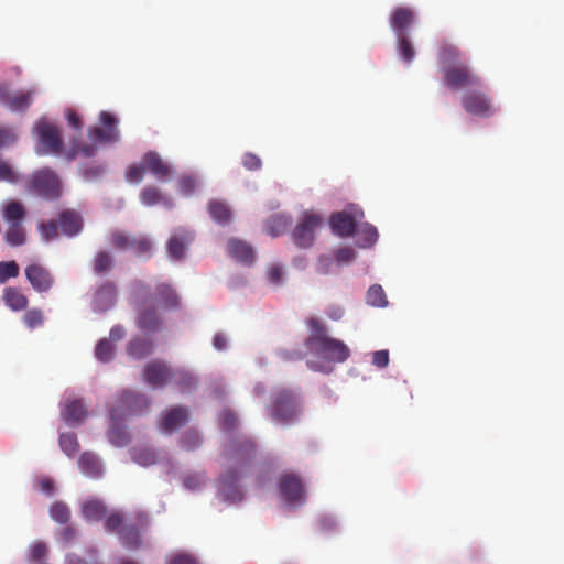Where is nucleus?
I'll return each instance as SVG.
<instances>
[{
    "label": "nucleus",
    "instance_id": "nucleus-1",
    "mask_svg": "<svg viewBox=\"0 0 564 564\" xmlns=\"http://www.w3.org/2000/svg\"><path fill=\"white\" fill-rule=\"evenodd\" d=\"M256 452L254 442L246 437L230 440L224 445L221 465L225 467V471L221 474L217 487L218 495L224 501L238 502L242 499L243 492L238 480L254 458Z\"/></svg>",
    "mask_w": 564,
    "mask_h": 564
},
{
    "label": "nucleus",
    "instance_id": "nucleus-2",
    "mask_svg": "<svg viewBox=\"0 0 564 564\" xmlns=\"http://www.w3.org/2000/svg\"><path fill=\"white\" fill-rule=\"evenodd\" d=\"M307 325L311 333L305 339V346L318 358V361L307 362L310 369L329 372L332 370L329 364H341L349 358L348 346L344 341L328 336L326 326L318 318H310Z\"/></svg>",
    "mask_w": 564,
    "mask_h": 564
},
{
    "label": "nucleus",
    "instance_id": "nucleus-3",
    "mask_svg": "<svg viewBox=\"0 0 564 564\" xmlns=\"http://www.w3.org/2000/svg\"><path fill=\"white\" fill-rule=\"evenodd\" d=\"M149 400L144 394L123 390L110 409L111 425L108 438L115 446H126L130 443V435L120 423L131 415L142 414L149 408Z\"/></svg>",
    "mask_w": 564,
    "mask_h": 564
},
{
    "label": "nucleus",
    "instance_id": "nucleus-4",
    "mask_svg": "<svg viewBox=\"0 0 564 564\" xmlns=\"http://www.w3.org/2000/svg\"><path fill=\"white\" fill-rule=\"evenodd\" d=\"M99 122L100 127H90L87 131L90 143H82L74 147L66 158L68 161L74 160L78 154L84 158H91L98 152L99 143H116L120 140L118 120L115 115L104 110L99 113Z\"/></svg>",
    "mask_w": 564,
    "mask_h": 564
},
{
    "label": "nucleus",
    "instance_id": "nucleus-5",
    "mask_svg": "<svg viewBox=\"0 0 564 564\" xmlns=\"http://www.w3.org/2000/svg\"><path fill=\"white\" fill-rule=\"evenodd\" d=\"M134 295L138 297L135 326L145 335L159 333L164 328V319L152 304V299L142 297L145 290L143 281L134 282Z\"/></svg>",
    "mask_w": 564,
    "mask_h": 564
},
{
    "label": "nucleus",
    "instance_id": "nucleus-6",
    "mask_svg": "<svg viewBox=\"0 0 564 564\" xmlns=\"http://www.w3.org/2000/svg\"><path fill=\"white\" fill-rule=\"evenodd\" d=\"M299 414V403L292 391L281 389L273 393L269 406V415L273 421L282 425H289L297 420Z\"/></svg>",
    "mask_w": 564,
    "mask_h": 564
},
{
    "label": "nucleus",
    "instance_id": "nucleus-7",
    "mask_svg": "<svg viewBox=\"0 0 564 564\" xmlns=\"http://www.w3.org/2000/svg\"><path fill=\"white\" fill-rule=\"evenodd\" d=\"M26 191L47 200L57 199L62 193L61 182L50 169L34 172L28 181Z\"/></svg>",
    "mask_w": 564,
    "mask_h": 564
},
{
    "label": "nucleus",
    "instance_id": "nucleus-8",
    "mask_svg": "<svg viewBox=\"0 0 564 564\" xmlns=\"http://www.w3.org/2000/svg\"><path fill=\"white\" fill-rule=\"evenodd\" d=\"M443 79L446 87L452 90L462 88H480L481 78L476 75L466 64L442 67Z\"/></svg>",
    "mask_w": 564,
    "mask_h": 564
},
{
    "label": "nucleus",
    "instance_id": "nucleus-9",
    "mask_svg": "<svg viewBox=\"0 0 564 564\" xmlns=\"http://www.w3.org/2000/svg\"><path fill=\"white\" fill-rule=\"evenodd\" d=\"M323 224V217L313 212H304L292 231V240L299 248H310L315 240L316 229Z\"/></svg>",
    "mask_w": 564,
    "mask_h": 564
},
{
    "label": "nucleus",
    "instance_id": "nucleus-10",
    "mask_svg": "<svg viewBox=\"0 0 564 564\" xmlns=\"http://www.w3.org/2000/svg\"><path fill=\"white\" fill-rule=\"evenodd\" d=\"M462 106L469 115L488 118L495 113L491 99L480 89L474 88L462 97Z\"/></svg>",
    "mask_w": 564,
    "mask_h": 564
},
{
    "label": "nucleus",
    "instance_id": "nucleus-11",
    "mask_svg": "<svg viewBox=\"0 0 564 564\" xmlns=\"http://www.w3.org/2000/svg\"><path fill=\"white\" fill-rule=\"evenodd\" d=\"M34 90L11 93L7 83L0 84V104L12 112H24L33 102Z\"/></svg>",
    "mask_w": 564,
    "mask_h": 564
},
{
    "label": "nucleus",
    "instance_id": "nucleus-12",
    "mask_svg": "<svg viewBox=\"0 0 564 564\" xmlns=\"http://www.w3.org/2000/svg\"><path fill=\"white\" fill-rule=\"evenodd\" d=\"M364 217L361 209L354 212L343 210L330 216L329 224L334 234L339 237H350L355 234L357 223Z\"/></svg>",
    "mask_w": 564,
    "mask_h": 564
},
{
    "label": "nucleus",
    "instance_id": "nucleus-13",
    "mask_svg": "<svg viewBox=\"0 0 564 564\" xmlns=\"http://www.w3.org/2000/svg\"><path fill=\"white\" fill-rule=\"evenodd\" d=\"M24 272L33 290L39 293L48 292L55 283L52 272L41 263L29 264Z\"/></svg>",
    "mask_w": 564,
    "mask_h": 564
},
{
    "label": "nucleus",
    "instance_id": "nucleus-14",
    "mask_svg": "<svg viewBox=\"0 0 564 564\" xmlns=\"http://www.w3.org/2000/svg\"><path fill=\"white\" fill-rule=\"evenodd\" d=\"M281 496L289 505L303 503L305 491L301 478L294 474H283L279 481Z\"/></svg>",
    "mask_w": 564,
    "mask_h": 564
},
{
    "label": "nucleus",
    "instance_id": "nucleus-15",
    "mask_svg": "<svg viewBox=\"0 0 564 564\" xmlns=\"http://www.w3.org/2000/svg\"><path fill=\"white\" fill-rule=\"evenodd\" d=\"M41 144L45 148L46 153L61 154L63 141L61 132L55 124L47 121H40L35 126Z\"/></svg>",
    "mask_w": 564,
    "mask_h": 564
},
{
    "label": "nucleus",
    "instance_id": "nucleus-16",
    "mask_svg": "<svg viewBox=\"0 0 564 564\" xmlns=\"http://www.w3.org/2000/svg\"><path fill=\"white\" fill-rule=\"evenodd\" d=\"M194 240V234L186 228H177L166 242V250L171 259L183 260L186 251Z\"/></svg>",
    "mask_w": 564,
    "mask_h": 564
},
{
    "label": "nucleus",
    "instance_id": "nucleus-17",
    "mask_svg": "<svg viewBox=\"0 0 564 564\" xmlns=\"http://www.w3.org/2000/svg\"><path fill=\"white\" fill-rule=\"evenodd\" d=\"M145 297L152 299V304L154 302L163 310H177L181 307V297L175 291V289L165 282L158 283L154 288L152 295H147Z\"/></svg>",
    "mask_w": 564,
    "mask_h": 564
},
{
    "label": "nucleus",
    "instance_id": "nucleus-18",
    "mask_svg": "<svg viewBox=\"0 0 564 564\" xmlns=\"http://www.w3.org/2000/svg\"><path fill=\"white\" fill-rule=\"evenodd\" d=\"M145 172H149L159 182L169 181L172 169L171 166L154 151H149L142 156Z\"/></svg>",
    "mask_w": 564,
    "mask_h": 564
},
{
    "label": "nucleus",
    "instance_id": "nucleus-19",
    "mask_svg": "<svg viewBox=\"0 0 564 564\" xmlns=\"http://www.w3.org/2000/svg\"><path fill=\"white\" fill-rule=\"evenodd\" d=\"M173 378L172 370L161 361L148 364L143 370V379L152 387H163Z\"/></svg>",
    "mask_w": 564,
    "mask_h": 564
},
{
    "label": "nucleus",
    "instance_id": "nucleus-20",
    "mask_svg": "<svg viewBox=\"0 0 564 564\" xmlns=\"http://www.w3.org/2000/svg\"><path fill=\"white\" fill-rule=\"evenodd\" d=\"M117 300L116 285L112 282H105L95 292L93 305L95 311L106 312L112 307Z\"/></svg>",
    "mask_w": 564,
    "mask_h": 564
},
{
    "label": "nucleus",
    "instance_id": "nucleus-21",
    "mask_svg": "<svg viewBox=\"0 0 564 564\" xmlns=\"http://www.w3.org/2000/svg\"><path fill=\"white\" fill-rule=\"evenodd\" d=\"M188 411L184 406H174L165 411L162 417L161 430L172 433L188 422Z\"/></svg>",
    "mask_w": 564,
    "mask_h": 564
},
{
    "label": "nucleus",
    "instance_id": "nucleus-22",
    "mask_svg": "<svg viewBox=\"0 0 564 564\" xmlns=\"http://www.w3.org/2000/svg\"><path fill=\"white\" fill-rule=\"evenodd\" d=\"M414 21V12L408 7H397L390 15V26L395 35L406 34V29Z\"/></svg>",
    "mask_w": 564,
    "mask_h": 564
},
{
    "label": "nucleus",
    "instance_id": "nucleus-23",
    "mask_svg": "<svg viewBox=\"0 0 564 564\" xmlns=\"http://www.w3.org/2000/svg\"><path fill=\"white\" fill-rule=\"evenodd\" d=\"M58 226L63 235L74 237L80 232L83 220L77 212L65 209L58 214Z\"/></svg>",
    "mask_w": 564,
    "mask_h": 564
},
{
    "label": "nucleus",
    "instance_id": "nucleus-24",
    "mask_svg": "<svg viewBox=\"0 0 564 564\" xmlns=\"http://www.w3.org/2000/svg\"><path fill=\"white\" fill-rule=\"evenodd\" d=\"M61 414L68 425H76L84 421L87 409L80 399L65 400Z\"/></svg>",
    "mask_w": 564,
    "mask_h": 564
},
{
    "label": "nucleus",
    "instance_id": "nucleus-25",
    "mask_svg": "<svg viewBox=\"0 0 564 564\" xmlns=\"http://www.w3.org/2000/svg\"><path fill=\"white\" fill-rule=\"evenodd\" d=\"M227 249L230 257L243 264L250 265L254 262V251L252 247L245 241L230 239L227 243Z\"/></svg>",
    "mask_w": 564,
    "mask_h": 564
},
{
    "label": "nucleus",
    "instance_id": "nucleus-26",
    "mask_svg": "<svg viewBox=\"0 0 564 564\" xmlns=\"http://www.w3.org/2000/svg\"><path fill=\"white\" fill-rule=\"evenodd\" d=\"M26 215L25 206L19 200L11 199L3 205L2 218L8 225L23 224Z\"/></svg>",
    "mask_w": 564,
    "mask_h": 564
},
{
    "label": "nucleus",
    "instance_id": "nucleus-27",
    "mask_svg": "<svg viewBox=\"0 0 564 564\" xmlns=\"http://www.w3.org/2000/svg\"><path fill=\"white\" fill-rule=\"evenodd\" d=\"M78 466L80 471L90 478H98L102 475V465L94 453H83L78 459Z\"/></svg>",
    "mask_w": 564,
    "mask_h": 564
},
{
    "label": "nucleus",
    "instance_id": "nucleus-28",
    "mask_svg": "<svg viewBox=\"0 0 564 564\" xmlns=\"http://www.w3.org/2000/svg\"><path fill=\"white\" fill-rule=\"evenodd\" d=\"M118 535L127 549L137 550L142 545L139 529L134 524L126 523L118 531Z\"/></svg>",
    "mask_w": 564,
    "mask_h": 564
},
{
    "label": "nucleus",
    "instance_id": "nucleus-29",
    "mask_svg": "<svg viewBox=\"0 0 564 564\" xmlns=\"http://www.w3.org/2000/svg\"><path fill=\"white\" fill-rule=\"evenodd\" d=\"M208 213L213 220L219 225H227L231 219V210L224 200H209Z\"/></svg>",
    "mask_w": 564,
    "mask_h": 564
},
{
    "label": "nucleus",
    "instance_id": "nucleus-30",
    "mask_svg": "<svg viewBox=\"0 0 564 564\" xmlns=\"http://www.w3.org/2000/svg\"><path fill=\"white\" fill-rule=\"evenodd\" d=\"M2 297L6 305L13 311H22L29 304L28 297L17 288H6Z\"/></svg>",
    "mask_w": 564,
    "mask_h": 564
},
{
    "label": "nucleus",
    "instance_id": "nucleus-31",
    "mask_svg": "<svg viewBox=\"0 0 564 564\" xmlns=\"http://www.w3.org/2000/svg\"><path fill=\"white\" fill-rule=\"evenodd\" d=\"M82 513L87 521L98 522L105 518L107 509L101 501L97 499H90L86 500L82 505Z\"/></svg>",
    "mask_w": 564,
    "mask_h": 564
},
{
    "label": "nucleus",
    "instance_id": "nucleus-32",
    "mask_svg": "<svg viewBox=\"0 0 564 564\" xmlns=\"http://www.w3.org/2000/svg\"><path fill=\"white\" fill-rule=\"evenodd\" d=\"M462 52L460 50L449 43H444L440 50V63L445 66H457L458 64H463Z\"/></svg>",
    "mask_w": 564,
    "mask_h": 564
},
{
    "label": "nucleus",
    "instance_id": "nucleus-33",
    "mask_svg": "<svg viewBox=\"0 0 564 564\" xmlns=\"http://www.w3.org/2000/svg\"><path fill=\"white\" fill-rule=\"evenodd\" d=\"M153 344L151 340L141 337L132 338L127 346V352L134 358H143L151 354Z\"/></svg>",
    "mask_w": 564,
    "mask_h": 564
},
{
    "label": "nucleus",
    "instance_id": "nucleus-34",
    "mask_svg": "<svg viewBox=\"0 0 564 564\" xmlns=\"http://www.w3.org/2000/svg\"><path fill=\"white\" fill-rule=\"evenodd\" d=\"M4 241L12 246H22L26 240L25 229L22 224L8 225V229L4 234Z\"/></svg>",
    "mask_w": 564,
    "mask_h": 564
},
{
    "label": "nucleus",
    "instance_id": "nucleus-35",
    "mask_svg": "<svg viewBox=\"0 0 564 564\" xmlns=\"http://www.w3.org/2000/svg\"><path fill=\"white\" fill-rule=\"evenodd\" d=\"M366 301L369 305L376 307H386L388 305L386 292L379 284H373L369 288Z\"/></svg>",
    "mask_w": 564,
    "mask_h": 564
},
{
    "label": "nucleus",
    "instance_id": "nucleus-36",
    "mask_svg": "<svg viewBox=\"0 0 564 564\" xmlns=\"http://www.w3.org/2000/svg\"><path fill=\"white\" fill-rule=\"evenodd\" d=\"M50 516L55 522L65 524L70 519V509L65 502L56 501L50 507Z\"/></svg>",
    "mask_w": 564,
    "mask_h": 564
},
{
    "label": "nucleus",
    "instance_id": "nucleus-37",
    "mask_svg": "<svg viewBox=\"0 0 564 564\" xmlns=\"http://www.w3.org/2000/svg\"><path fill=\"white\" fill-rule=\"evenodd\" d=\"M152 242L149 237H134L130 250L138 257L150 258L152 254Z\"/></svg>",
    "mask_w": 564,
    "mask_h": 564
},
{
    "label": "nucleus",
    "instance_id": "nucleus-38",
    "mask_svg": "<svg viewBox=\"0 0 564 564\" xmlns=\"http://www.w3.org/2000/svg\"><path fill=\"white\" fill-rule=\"evenodd\" d=\"M59 446L68 457H73L79 448L77 436L74 433H62L59 435Z\"/></svg>",
    "mask_w": 564,
    "mask_h": 564
},
{
    "label": "nucleus",
    "instance_id": "nucleus-39",
    "mask_svg": "<svg viewBox=\"0 0 564 564\" xmlns=\"http://www.w3.org/2000/svg\"><path fill=\"white\" fill-rule=\"evenodd\" d=\"M115 345L108 338L98 341L95 348V356L101 362H108L113 357Z\"/></svg>",
    "mask_w": 564,
    "mask_h": 564
},
{
    "label": "nucleus",
    "instance_id": "nucleus-40",
    "mask_svg": "<svg viewBox=\"0 0 564 564\" xmlns=\"http://www.w3.org/2000/svg\"><path fill=\"white\" fill-rule=\"evenodd\" d=\"M140 199L142 204L153 206L163 200V195L156 186L148 185L141 191Z\"/></svg>",
    "mask_w": 564,
    "mask_h": 564
},
{
    "label": "nucleus",
    "instance_id": "nucleus-41",
    "mask_svg": "<svg viewBox=\"0 0 564 564\" xmlns=\"http://www.w3.org/2000/svg\"><path fill=\"white\" fill-rule=\"evenodd\" d=\"M397 39H398V51H399L400 56L406 63H411L415 57V50H414L413 45L411 44L408 35L406 34L397 35Z\"/></svg>",
    "mask_w": 564,
    "mask_h": 564
},
{
    "label": "nucleus",
    "instance_id": "nucleus-42",
    "mask_svg": "<svg viewBox=\"0 0 564 564\" xmlns=\"http://www.w3.org/2000/svg\"><path fill=\"white\" fill-rule=\"evenodd\" d=\"M289 221L284 216H272L267 223V232L271 237H278L284 232Z\"/></svg>",
    "mask_w": 564,
    "mask_h": 564
},
{
    "label": "nucleus",
    "instance_id": "nucleus-43",
    "mask_svg": "<svg viewBox=\"0 0 564 564\" xmlns=\"http://www.w3.org/2000/svg\"><path fill=\"white\" fill-rule=\"evenodd\" d=\"M359 236L361 239L360 246L362 248H368L376 243L379 235L375 226L365 224L359 230Z\"/></svg>",
    "mask_w": 564,
    "mask_h": 564
},
{
    "label": "nucleus",
    "instance_id": "nucleus-44",
    "mask_svg": "<svg viewBox=\"0 0 564 564\" xmlns=\"http://www.w3.org/2000/svg\"><path fill=\"white\" fill-rule=\"evenodd\" d=\"M132 458L142 466H150L156 462V455L150 448H133Z\"/></svg>",
    "mask_w": 564,
    "mask_h": 564
},
{
    "label": "nucleus",
    "instance_id": "nucleus-45",
    "mask_svg": "<svg viewBox=\"0 0 564 564\" xmlns=\"http://www.w3.org/2000/svg\"><path fill=\"white\" fill-rule=\"evenodd\" d=\"M181 447L186 451H194L202 445L199 434L194 430H187L181 437Z\"/></svg>",
    "mask_w": 564,
    "mask_h": 564
},
{
    "label": "nucleus",
    "instance_id": "nucleus-46",
    "mask_svg": "<svg viewBox=\"0 0 564 564\" xmlns=\"http://www.w3.org/2000/svg\"><path fill=\"white\" fill-rule=\"evenodd\" d=\"M112 267V258L106 251H100L96 254L94 260V271L96 274L108 272Z\"/></svg>",
    "mask_w": 564,
    "mask_h": 564
},
{
    "label": "nucleus",
    "instance_id": "nucleus-47",
    "mask_svg": "<svg viewBox=\"0 0 564 564\" xmlns=\"http://www.w3.org/2000/svg\"><path fill=\"white\" fill-rule=\"evenodd\" d=\"M23 322L30 329L40 327L44 322L43 312L40 308H31L23 315Z\"/></svg>",
    "mask_w": 564,
    "mask_h": 564
},
{
    "label": "nucleus",
    "instance_id": "nucleus-48",
    "mask_svg": "<svg viewBox=\"0 0 564 564\" xmlns=\"http://www.w3.org/2000/svg\"><path fill=\"white\" fill-rule=\"evenodd\" d=\"M19 275V265L15 261L0 262V284L6 283L11 278Z\"/></svg>",
    "mask_w": 564,
    "mask_h": 564
},
{
    "label": "nucleus",
    "instance_id": "nucleus-49",
    "mask_svg": "<svg viewBox=\"0 0 564 564\" xmlns=\"http://www.w3.org/2000/svg\"><path fill=\"white\" fill-rule=\"evenodd\" d=\"M20 180L19 174L13 167L4 160L0 158V182L18 183Z\"/></svg>",
    "mask_w": 564,
    "mask_h": 564
},
{
    "label": "nucleus",
    "instance_id": "nucleus-50",
    "mask_svg": "<svg viewBox=\"0 0 564 564\" xmlns=\"http://www.w3.org/2000/svg\"><path fill=\"white\" fill-rule=\"evenodd\" d=\"M58 223L50 220L46 223H41L39 226V230L41 232L42 238L45 241H50L58 237Z\"/></svg>",
    "mask_w": 564,
    "mask_h": 564
},
{
    "label": "nucleus",
    "instance_id": "nucleus-51",
    "mask_svg": "<svg viewBox=\"0 0 564 564\" xmlns=\"http://www.w3.org/2000/svg\"><path fill=\"white\" fill-rule=\"evenodd\" d=\"M134 236H129L122 231H115L111 235V243L120 250H130Z\"/></svg>",
    "mask_w": 564,
    "mask_h": 564
},
{
    "label": "nucleus",
    "instance_id": "nucleus-52",
    "mask_svg": "<svg viewBox=\"0 0 564 564\" xmlns=\"http://www.w3.org/2000/svg\"><path fill=\"white\" fill-rule=\"evenodd\" d=\"M220 427L225 431H231L237 427L238 419L231 411L224 410L219 415Z\"/></svg>",
    "mask_w": 564,
    "mask_h": 564
},
{
    "label": "nucleus",
    "instance_id": "nucleus-53",
    "mask_svg": "<svg viewBox=\"0 0 564 564\" xmlns=\"http://www.w3.org/2000/svg\"><path fill=\"white\" fill-rule=\"evenodd\" d=\"M145 167L143 161L140 164H132L127 171V180L131 183H140L143 180Z\"/></svg>",
    "mask_w": 564,
    "mask_h": 564
},
{
    "label": "nucleus",
    "instance_id": "nucleus-54",
    "mask_svg": "<svg viewBox=\"0 0 564 564\" xmlns=\"http://www.w3.org/2000/svg\"><path fill=\"white\" fill-rule=\"evenodd\" d=\"M105 172L102 164L87 165L82 167V175L86 181H94L100 177Z\"/></svg>",
    "mask_w": 564,
    "mask_h": 564
},
{
    "label": "nucleus",
    "instance_id": "nucleus-55",
    "mask_svg": "<svg viewBox=\"0 0 564 564\" xmlns=\"http://www.w3.org/2000/svg\"><path fill=\"white\" fill-rule=\"evenodd\" d=\"M126 523H123V518L120 513H111L105 521V529L107 532L119 531Z\"/></svg>",
    "mask_w": 564,
    "mask_h": 564
},
{
    "label": "nucleus",
    "instance_id": "nucleus-56",
    "mask_svg": "<svg viewBox=\"0 0 564 564\" xmlns=\"http://www.w3.org/2000/svg\"><path fill=\"white\" fill-rule=\"evenodd\" d=\"M242 164L249 171H257L262 165L260 158L251 152H247L243 154Z\"/></svg>",
    "mask_w": 564,
    "mask_h": 564
},
{
    "label": "nucleus",
    "instance_id": "nucleus-57",
    "mask_svg": "<svg viewBox=\"0 0 564 564\" xmlns=\"http://www.w3.org/2000/svg\"><path fill=\"white\" fill-rule=\"evenodd\" d=\"M356 257V252L350 247H343L335 251V259L338 263H348Z\"/></svg>",
    "mask_w": 564,
    "mask_h": 564
},
{
    "label": "nucleus",
    "instance_id": "nucleus-58",
    "mask_svg": "<svg viewBox=\"0 0 564 564\" xmlns=\"http://www.w3.org/2000/svg\"><path fill=\"white\" fill-rule=\"evenodd\" d=\"M47 553V546L43 542H35L30 550V557L33 562L42 561Z\"/></svg>",
    "mask_w": 564,
    "mask_h": 564
},
{
    "label": "nucleus",
    "instance_id": "nucleus-59",
    "mask_svg": "<svg viewBox=\"0 0 564 564\" xmlns=\"http://www.w3.org/2000/svg\"><path fill=\"white\" fill-rule=\"evenodd\" d=\"M196 187V181L192 176H183L178 181V189L184 195H192Z\"/></svg>",
    "mask_w": 564,
    "mask_h": 564
},
{
    "label": "nucleus",
    "instance_id": "nucleus-60",
    "mask_svg": "<svg viewBox=\"0 0 564 564\" xmlns=\"http://www.w3.org/2000/svg\"><path fill=\"white\" fill-rule=\"evenodd\" d=\"M389 364V351L386 349L377 350L372 354V365L378 368H386Z\"/></svg>",
    "mask_w": 564,
    "mask_h": 564
},
{
    "label": "nucleus",
    "instance_id": "nucleus-61",
    "mask_svg": "<svg viewBox=\"0 0 564 564\" xmlns=\"http://www.w3.org/2000/svg\"><path fill=\"white\" fill-rule=\"evenodd\" d=\"M17 141L15 132L10 128H0V148L13 144Z\"/></svg>",
    "mask_w": 564,
    "mask_h": 564
},
{
    "label": "nucleus",
    "instance_id": "nucleus-62",
    "mask_svg": "<svg viewBox=\"0 0 564 564\" xmlns=\"http://www.w3.org/2000/svg\"><path fill=\"white\" fill-rule=\"evenodd\" d=\"M204 484V477L202 475H188L184 478L185 487L189 489H198Z\"/></svg>",
    "mask_w": 564,
    "mask_h": 564
},
{
    "label": "nucleus",
    "instance_id": "nucleus-63",
    "mask_svg": "<svg viewBox=\"0 0 564 564\" xmlns=\"http://www.w3.org/2000/svg\"><path fill=\"white\" fill-rule=\"evenodd\" d=\"M268 279L273 284H279L282 280V269L279 265H272L268 270Z\"/></svg>",
    "mask_w": 564,
    "mask_h": 564
},
{
    "label": "nucleus",
    "instance_id": "nucleus-64",
    "mask_svg": "<svg viewBox=\"0 0 564 564\" xmlns=\"http://www.w3.org/2000/svg\"><path fill=\"white\" fill-rule=\"evenodd\" d=\"M126 335V330L123 328V326L121 325H115L111 329H110V333H109V340L111 343H116V341H119L121 340Z\"/></svg>",
    "mask_w": 564,
    "mask_h": 564
}]
</instances>
